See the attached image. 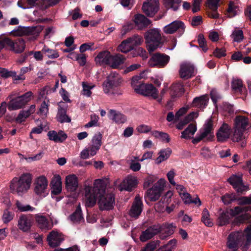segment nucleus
<instances>
[{
	"instance_id": "72a5a7b5",
	"label": "nucleus",
	"mask_w": 251,
	"mask_h": 251,
	"mask_svg": "<svg viewBox=\"0 0 251 251\" xmlns=\"http://www.w3.org/2000/svg\"><path fill=\"white\" fill-rule=\"evenodd\" d=\"M208 101V97L207 95L196 97L192 102V106L196 107L202 109L207 105Z\"/></svg>"
},
{
	"instance_id": "f03ea898",
	"label": "nucleus",
	"mask_w": 251,
	"mask_h": 251,
	"mask_svg": "<svg viewBox=\"0 0 251 251\" xmlns=\"http://www.w3.org/2000/svg\"><path fill=\"white\" fill-rule=\"evenodd\" d=\"M251 243V224L243 231H237L231 232L228 236L227 245L232 251H236L239 246L243 251H247Z\"/></svg>"
},
{
	"instance_id": "8fccbe9b",
	"label": "nucleus",
	"mask_w": 251,
	"mask_h": 251,
	"mask_svg": "<svg viewBox=\"0 0 251 251\" xmlns=\"http://www.w3.org/2000/svg\"><path fill=\"white\" fill-rule=\"evenodd\" d=\"M232 88L236 92L242 93L243 89L242 81L239 79H233L232 82Z\"/></svg>"
},
{
	"instance_id": "0eeeda50",
	"label": "nucleus",
	"mask_w": 251,
	"mask_h": 251,
	"mask_svg": "<svg viewBox=\"0 0 251 251\" xmlns=\"http://www.w3.org/2000/svg\"><path fill=\"white\" fill-rule=\"evenodd\" d=\"M145 38L150 53L154 51L161 44V36L160 30L157 28L148 30L145 33Z\"/></svg>"
},
{
	"instance_id": "864d4df0",
	"label": "nucleus",
	"mask_w": 251,
	"mask_h": 251,
	"mask_svg": "<svg viewBox=\"0 0 251 251\" xmlns=\"http://www.w3.org/2000/svg\"><path fill=\"white\" fill-rule=\"evenodd\" d=\"M114 186L120 191L126 190V177L122 179L118 178L114 182Z\"/></svg>"
},
{
	"instance_id": "680f3d73",
	"label": "nucleus",
	"mask_w": 251,
	"mask_h": 251,
	"mask_svg": "<svg viewBox=\"0 0 251 251\" xmlns=\"http://www.w3.org/2000/svg\"><path fill=\"white\" fill-rule=\"evenodd\" d=\"M136 130L140 133H147L151 130V127L145 124H141L137 126Z\"/></svg>"
},
{
	"instance_id": "774afa93",
	"label": "nucleus",
	"mask_w": 251,
	"mask_h": 251,
	"mask_svg": "<svg viewBox=\"0 0 251 251\" xmlns=\"http://www.w3.org/2000/svg\"><path fill=\"white\" fill-rule=\"evenodd\" d=\"M49 106L48 103L44 100L41 104L39 113L44 115H47L49 111Z\"/></svg>"
},
{
	"instance_id": "39448f33",
	"label": "nucleus",
	"mask_w": 251,
	"mask_h": 251,
	"mask_svg": "<svg viewBox=\"0 0 251 251\" xmlns=\"http://www.w3.org/2000/svg\"><path fill=\"white\" fill-rule=\"evenodd\" d=\"M141 76H135L133 77L131 85L136 93L146 97L156 100L158 102L161 101V99L158 97V93L156 88L151 84H141L137 85L136 83L140 79Z\"/></svg>"
},
{
	"instance_id": "f8f14e48",
	"label": "nucleus",
	"mask_w": 251,
	"mask_h": 251,
	"mask_svg": "<svg viewBox=\"0 0 251 251\" xmlns=\"http://www.w3.org/2000/svg\"><path fill=\"white\" fill-rule=\"evenodd\" d=\"M165 183L166 181L164 179H159L151 188L147 190L145 198L152 201L158 200L164 190Z\"/></svg>"
},
{
	"instance_id": "e2e57ef3",
	"label": "nucleus",
	"mask_w": 251,
	"mask_h": 251,
	"mask_svg": "<svg viewBox=\"0 0 251 251\" xmlns=\"http://www.w3.org/2000/svg\"><path fill=\"white\" fill-rule=\"evenodd\" d=\"M210 96L212 100L213 101L214 105L217 107V102L221 99V95L215 89L211 90L210 93Z\"/></svg>"
},
{
	"instance_id": "09e8293b",
	"label": "nucleus",
	"mask_w": 251,
	"mask_h": 251,
	"mask_svg": "<svg viewBox=\"0 0 251 251\" xmlns=\"http://www.w3.org/2000/svg\"><path fill=\"white\" fill-rule=\"evenodd\" d=\"M238 8L234 2L231 1L229 3L228 8L227 12V16L232 18L237 14Z\"/></svg>"
},
{
	"instance_id": "c85d7f7f",
	"label": "nucleus",
	"mask_w": 251,
	"mask_h": 251,
	"mask_svg": "<svg viewBox=\"0 0 251 251\" xmlns=\"http://www.w3.org/2000/svg\"><path fill=\"white\" fill-rule=\"evenodd\" d=\"M134 21L135 25L139 29L146 27L151 24V21L142 14H137L135 16Z\"/></svg>"
},
{
	"instance_id": "f3484780",
	"label": "nucleus",
	"mask_w": 251,
	"mask_h": 251,
	"mask_svg": "<svg viewBox=\"0 0 251 251\" xmlns=\"http://www.w3.org/2000/svg\"><path fill=\"white\" fill-rule=\"evenodd\" d=\"M242 175H233L231 176L228 181L238 193H243L248 189V187L243 182Z\"/></svg>"
},
{
	"instance_id": "052dcab7",
	"label": "nucleus",
	"mask_w": 251,
	"mask_h": 251,
	"mask_svg": "<svg viewBox=\"0 0 251 251\" xmlns=\"http://www.w3.org/2000/svg\"><path fill=\"white\" fill-rule=\"evenodd\" d=\"M16 206L18 210L21 211H33L35 208L29 205H24L21 202L19 201L16 202Z\"/></svg>"
},
{
	"instance_id": "ea45409f",
	"label": "nucleus",
	"mask_w": 251,
	"mask_h": 251,
	"mask_svg": "<svg viewBox=\"0 0 251 251\" xmlns=\"http://www.w3.org/2000/svg\"><path fill=\"white\" fill-rule=\"evenodd\" d=\"M70 218L74 223H80L84 221L80 206L77 207L75 211L70 216Z\"/></svg>"
},
{
	"instance_id": "2eb2a0df",
	"label": "nucleus",
	"mask_w": 251,
	"mask_h": 251,
	"mask_svg": "<svg viewBox=\"0 0 251 251\" xmlns=\"http://www.w3.org/2000/svg\"><path fill=\"white\" fill-rule=\"evenodd\" d=\"M48 181L44 176H41L37 178L34 183V192L41 197H45L48 195L47 188Z\"/></svg>"
},
{
	"instance_id": "a19ab883",
	"label": "nucleus",
	"mask_w": 251,
	"mask_h": 251,
	"mask_svg": "<svg viewBox=\"0 0 251 251\" xmlns=\"http://www.w3.org/2000/svg\"><path fill=\"white\" fill-rule=\"evenodd\" d=\"M171 153V151L169 149L161 150L158 153L159 156L156 158L155 162L159 164L168 158Z\"/></svg>"
},
{
	"instance_id": "e433bc0d",
	"label": "nucleus",
	"mask_w": 251,
	"mask_h": 251,
	"mask_svg": "<svg viewBox=\"0 0 251 251\" xmlns=\"http://www.w3.org/2000/svg\"><path fill=\"white\" fill-rule=\"evenodd\" d=\"M139 181L136 176L128 175L126 176V191H132L135 189L138 184Z\"/></svg>"
},
{
	"instance_id": "20e7f679",
	"label": "nucleus",
	"mask_w": 251,
	"mask_h": 251,
	"mask_svg": "<svg viewBox=\"0 0 251 251\" xmlns=\"http://www.w3.org/2000/svg\"><path fill=\"white\" fill-rule=\"evenodd\" d=\"M105 182L103 180L97 179L95 180L94 187H87L85 189V205L88 207H92L96 203L97 199H99L100 193L103 192Z\"/></svg>"
},
{
	"instance_id": "338daca9",
	"label": "nucleus",
	"mask_w": 251,
	"mask_h": 251,
	"mask_svg": "<svg viewBox=\"0 0 251 251\" xmlns=\"http://www.w3.org/2000/svg\"><path fill=\"white\" fill-rule=\"evenodd\" d=\"M198 41L200 47L202 49L203 51L206 52L207 50V48L205 45V40L203 35L200 34L199 35Z\"/></svg>"
},
{
	"instance_id": "aec40b11",
	"label": "nucleus",
	"mask_w": 251,
	"mask_h": 251,
	"mask_svg": "<svg viewBox=\"0 0 251 251\" xmlns=\"http://www.w3.org/2000/svg\"><path fill=\"white\" fill-rule=\"evenodd\" d=\"M231 133V127L228 124L223 123L216 133L217 141L224 142L226 141Z\"/></svg>"
},
{
	"instance_id": "de8ad7c7",
	"label": "nucleus",
	"mask_w": 251,
	"mask_h": 251,
	"mask_svg": "<svg viewBox=\"0 0 251 251\" xmlns=\"http://www.w3.org/2000/svg\"><path fill=\"white\" fill-rule=\"evenodd\" d=\"M36 221L40 228L43 229H47L48 227L49 221L45 216L37 215L36 216Z\"/></svg>"
},
{
	"instance_id": "cd10ccee",
	"label": "nucleus",
	"mask_w": 251,
	"mask_h": 251,
	"mask_svg": "<svg viewBox=\"0 0 251 251\" xmlns=\"http://www.w3.org/2000/svg\"><path fill=\"white\" fill-rule=\"evenodd\" d=\"M35 105L32 104L27 110H21L18 115V116L15 118V122L17 123H22L24 122L26 118L34 113L35 111Z\"/></svg>"
},
{
	"instance_id": "0e129e2a",
	"label": "nucleus",
	"mask_w": 251,
	"mask_h": 251,
	"mask_svg": "<svg viewBox=\"0 0 251 251\" xmlns=\"http://www.w3.org/2000/svg\"><path fill=\"white\" fill-rule=\"evenodd\" d=\"M129 164L130 169L133 172H138L141 169V165L140 163L133 160H130Z\"/></svg>"
},
{
	"instance_id": "5701e85b",
	"label": "nucleus",
	"mask_w": 251,
	"mask_h": 251,
	"mask_svg": "<svg viewBox=\"0 0 251 251\" xmlns=\"http://www.w3.org/2000/svg\"><path fill=\"white\" fill-rule=\"evenodd\" d=\"M161 230V227L159 225L151 226L142 232L140 236V240L142 242H146L160 232Z\"/></svg>"
},
{
	"instance_id": "6ab92c4d",
	"label": "nucleus",
	"mask_w": 251,
	"mask_h": 251,
	"mask_svg": "<svg viewBox=\"0 0 251 251\" xmlns=\"http://www.w3.org/2000/svg\"><path fill=\"white\" fill-rule=\"evenodd\" d=\"M33 219L32 216L29 215H21L18 221L19 228L24 232L29 231L32 226Z\"/></svg>"
},
{
	"instance_id": "7c9ffc66",
	"label": "nucleus",
	"mask_w": 251,
	"mask_h": 251,
	"mask_svg": "<svg viewBox=\"0 0 251 251\" xmlns=\"http://www.w3.org/2000/svg\"><path fill=\"white\" fill-rule=\"evenodd\" d=\"M184 92L183 85L181 82H176L172 85L170 88V95L172 98L178 97Z\"/></svg>"
},
{
	"instance_id": "473e14b6",
	"label": "nucleus",
	"mask_w": 251,
	"mask_h": 251,
	"mask_svg": "<svg viewBox=\"0 0 251 251\" xmlns=\"http://www.w3.org/2000/svg\"><path fill=\"white\" fill-rule=\"evenodd\" d=\"M180 197L184 203L186 204L194 203L198 206H200L201 204V202L198 196H196L193 199L191 195L188 193L187 191L182 195H181Z\"/></svg>"
},
{
	"instance_id": "c756f323",
	"label": "nucleus",
	"mask_w": 251,
	"mask_h": 251,
	"mask_svg": "<svg viewBox=\"0 0 251 251\" xmlns=\"http://www.w3.org/2000/svg\"><path fill=\"white\" fill-rule=\"evenodd\" d=\"M107 116L109 119L112 120L116 123L123 124L125 123V116L118 111L110 109L108 112Z\"/></svg>"
},
{
	"instance_id": "bb28decb",
	"label": "nucleus",
	"mask_w": 251,
	"mask_h": 251,
	"mask_svg": "<svg viewBox=\"0 0 251 251\" xmlns=\"http://www.w3.org/2000/svg\"><path fill=\"white\" fill-rule=\"evenodd\" d=\"M143 42V38L138 35L128 38L126 39V53L133 50L135 46L141 45Z\"/></svg>"
},
{
	"instance_id": "a211bd4d",
	"label": "nucleus",
	"mask_w": 251,
	"mask_h": 251,
	"mask_svg": "<svg viewBox=\"0 0 251 251\" xmlns=\"http://www.w3.org/2000/svg\"><path fill=\"white\" fill-rule=\"evenodd\" d=\"M196 74V70L193 65L188 62H184L181 64L179 75L181 78L187 79Z\"/></svg>"
},
{
	"instance_id": "79ce46f5",
	"label": "nucleus",
	"mask_w": 251,
	"mask_h": 251,
	"mask_svg": "<svg viewBox=\"0 0 251 251\" xmlns=\"http://www.w3.org/2000/svg\"><path fill=\"white\" fill-rule=\"evenodd\" d=\"M42 51L45 56L49 58L55 59L58 58L59 56L57 50L49 49L46 46L42 49Z\"/></svg>"
},
{
	"instance_id": "603ef678",
	"label": "nucleus",
	"mask_w": 251,
	"mask_h": 251,
	"mask_svg": "<svg viewBox=\"0 0 251 251\" xmlns=\"http://www.w3.org/2000/svg\"><path fill=\"white\" fill-rule=\"evenodd\" d=\"M62 190L61 188V182L60 180L58 181H57L53 184L51 187V194L52 196V197L54 195H58L59 194Z\"/></svg>"
},
{
	"instance_id": "f704fd0d",
	"label": "nucleus",
	"mask_w": 251,
	"mask_h": 251,
	"mask_svg": "<svg viewBox=\"0 0 251 251\" xmlns=\"http://www.w3.org/2000/svg\"><path fill=\"white\" fill-rule=\"evenodd\" d=\"M56 119L60 123H70L71 121V118L66 114V109L60 106L58 108Z\"/></svg>"
},
{
	"instance_id": "ddd939ff",
	"label": "nucleus",
	"mask_w": 251,
	"mask_h": 251,
	"mask_svg": "<svg viewBox=\"0 0 251 251\" xmlns=\"http://www.w3.org/2000/svg\"><path fill=\"white\" fill-rule=\"evenodd\" d=\"M32 93L28 91L24 94L12 99L8 103V109L10 111L22 108L31 99Z\"/></svg>"
},
{
	"instance_id": "49530a36",
	"label": "nucleus",
	"mask_w": 251,
	"mask_h": 251,
	"mask_svg": "<svg viewBox=\"0 0 251 251\" xmlns=\"http://www.w3.org/2000/svg\"><path fill=\"white\" fill-rule=\"evenodd\" d=\"M250 210L251 208L248 206L240 205L235 207L234 208L231 209L230 210L229 213L231 216H234L244 212H246Z\"/></svg>"
},
{
	"instance_id": "f257e3e1",
	"label": "nucleus",
	"mask_w": 251,
	"mask_h": 251,
	"mask_svg": "<svg viewBox=\"0 0 251 251\" xmlns=\"http://www.w3.org/2000/svg\"><path fill=\"white\" fill-rule=\"evenodd\" d=\"M35 28L34 27L19 26L16 30H13L11 34L19 36L14 40L9 37H4L0 39V51L4 49L16 54L21 53L25 48V39L26 36L33 35Z\"/></svg>"
},
{
	"instance_id": "bf43d9fd",
	"label": "nucleus",
	"mask_w": 251,
	"mask_h": 251,
	"mask_svg": "<svg viewBox=\"0 0 251 251\" xmlns=\"http://www.w3.org/2000/svg\"><path fill=\"white\" fill-rule=\"evenodd\" d=\"M0 74H1V77L3 78L11 77L14 78V76H16V72L9 71L4 68L1 69L0 71Z\"/></svg>"
},
{
	"instance_id": "b1692460",
	"label": "nucleus",
	"mask_w": 251,
	"mask_h": 251,
	"mask_svg": "<svg viewBox=\"0 0 251 251\" xmlns=\"http://www.w3.org/2000/svg\"><path fill=\"white\" fill-rule=\"evenodd\" d=\"M185 26L183 22L175 21L165 26L163 31L166 34H173L177 30L183 32Z\"/></svg>"
},
{
	"instance_id": "4c0bfd02",
	"label": "nucleus",
	"mask_w": 251,
	"mask_h": 251,
	"mask_svg": "<svg viewBox=\"0 0 251 251\" xmlns=\"http://www.w3.org/2000/svg\"><path fill=\"white\" fill-rule=\"evenodd\" d=\"M161 227V230L160 232H164L165 235H160V238L162 239H165L166 237L170 236L174 233V230L176 228V226L172 224H165L162 226H160Z\"/></svg>"
},
{
	"instance_id": "6e6d98bb",
	"label": "nucleus",
	"mask_w": 251,
	"mask_h": 251,
	"mask_svg": "<svg viewBox=\"0 0 251 251\" xmlns=\"http://www.w3.org/2000/svg\"><path fill=\"white\" fill-rule=\"evenodd\" d=\"M160 244L159 240L153 241L148 243L143 249L142 251H153Z\"/></svg>"
},
{
	"instance_id": "58836bf2",
	"label": "nucleus",
	"mask_w": 251,
	"mask_h": 251,
	"mask_svg": "<svg viewBox=\"0 0 251 251\" xmlns=\"http://www.w3.org/2000/svg\"><path fill=\"white\" fill-rule=\"evenodd\" d=\"M197 126L195 124H191L188 127L181 133V137L184 139H190L197 131Z\"/></svg>"
},
{
	"instance_id": "7ed1b4c3",
	"label": "nucleus",
	"mask_w": 251,
	"mask_h": 251,
	"mask_svg": "<svg viewBox=\"0 0 251 251\" xmlns=\"http://www.w3.org/2000/svg\"><path fill=\"white\" fill-rule=\"evenodd\" d=\"M32 179V176L28 173L23 174L19 178L14 177L10 185L11 192L22 196L30 188Z\"/></svg>"
},
{
	"instance_id": "2f4dec72",
	"label": "nucleus",
	"mask_w": 251,
	"mask_h": 251,
	"mask_svg": "<svg viewBox=\"0 0 251 251\" xmlns=\"http://www.w3.org/2000/svg\"><path fill=\"white\" fill-rule=\"evenodd\" d=\"M124 59L123 55L118 53L113 55L111 54L109 66L113 69H117L124 63Z\"/></svg>"
},
{
	"instance_id": "393cba45",
	"label": "nucleus",
	"mask_w": 251,
	"mask_h": 251,
	"mask_svg": "<svg viewBox=\"0 0 251 251\" xmlns=\"http://www.w3.org/2000/svg\"><path fill=\"white\" fill-rule=\"evenodd\" d=\"M78 186V178L75 175H71L66 177L65 187L68 191L75 192L77 189Z\"/></svg>"
},
{
	"instance_id": "5fc2aeb1",
	"label": "nucleus",
	"mask_w": 251,
	"mask_h": 251,
	"mask_svg": "<svg viewBox=\"0 0 251 251\" xmlns=\"http://www.w3.org/2000/svg\"><path fill=\"white\" fill-rule=\"evenodd\" d=\"M14 214L12 212L9 211L8 209L4 210L2 217L3 222L7 224L10 222L13 218Z\"/></svg>"
},
{
	"instance_id": "a18cd8bd",
	"label": "nucleus",
	"mask_w": 251,
	"mask_h": 251,
	"mask_svg": "<svg viewBox=\"0 0 251 251\" xmlns=\"http://www.w3.org/2000/svg\"><path fill=\"white\" fill-rule=\"evenodd\" d=\"M201 221L207 226H212L213 222L210 217V214L207 209H203L202 213Z\"/></svg>"
},
{
	"instance_id": "3c124183",
	"label": "nucleus",
	"mask_w": 251,
	"mask_h": 251,
	"mask_svg": "<svg viewBox=\"0 0 251 251\" xmlns=\"http://www.w3.org/2000/svg\"><path fill=\"white\" fill-rule=\"evenodd\" d=\"M102 135L100 132L95 134L92 140V145L97 147V149H100L102 144Z\"/></svg>"
},
{
	"instance_id": "a878e982",
	"label": "nucleus",
	"mask_w": 251,
	"mask_h": 251,
	"mask_svg": "<svg viewBox=\"0 0 251 251\" xmlns=\"http://www.w3.org/2000/svg\"><path fill=\"white\" fill-rule=\"evenodd\" d=\"M111 53L109 51H100L95 57V60L97 64L100 66H109Z\"/></svg>"
},
{
	"instance_id": "69168bd1",
	"label": "nucleus",
	"mask_w": 251,
	"mask_h": 251,
	"mask_svg": "<svg viewBox=\"0 0 251 251\" xmlns=\"http://www.w3.org/2000/svg\"><path fill=\"white\" fill-rule=\"evenodd\" d=\"M33 53V51H30L27 52H25V53L21 54L18 58L17 60V62L20 64H23L25 62L27 58V57L32 55Z\"/></svg>"
},
{
	"instance_id": "c03bdc74",
	"label": "nucleus",
	"mask_w": 251,
	"mask_h": 251,
	"mask_svg": "<svg viewBox=\"0 0 251 251\" xmlns=\"http://www.w3.org/2000/svg\"><path fill=\"white\" fill-rule=\"evenodd\" d=\"M164 4L167 9H172L176 11L179 7V0H163Z\"/></svg>"
},
{
	"instance_id": "c9c22d12",
	"label": "nucleus",
	"mask_w": 251,
	"mask_h": 251,
	"mask_svg": "<svg viewBox=\"0 0 251 251\" xmlns=\"http://www.w3.org/2000/svg\"><path fill=\"white\" fill-rule=\"evenodd\" d=\"M231 218V215L228 211H220L217 219V224L223 226L228 224Z\"/></svg>"
},
{
	"instance_id": "6e6552de",
	"label": "nucleus",
	"mask_w": 251,
	"mask_h": 251,
	"mask_svg": "<svg viewBox=\"0 0 251 251\" xmlns=\"http://www.w3.org/2000/svg\"><path fill=\"white\" fill-rule=\"evenodd\" d=\"M104 192L100 193L99 195V204L101 210H110L113 208L115 203L114 194L112 192L106 191V185Z\"/></svg>"
},
{
	"instance_id": "4be33fe9",
	"label": "nucleus",
	"mask_w": 251,
	"mask_h": 251,
	"mask_svg": "<svg viewBox=\"0 0 251 251\" xmlns=\"http://www.w3.org/2000/svg\"><path fill=\"white\" fill-rule=\"evenodd\" d=\"M47 240L48 244L51 248L59 246L64 240L63 235L57 231H52L48 235Z\"/></svg>"
},
{
	"instance_id": "9b49d317",
	"label": "nucleus",
	"mask_w": 251,
	"mask_h": 251,
	"mask_svg": "<svg viewBox=\"0 0 251 251\" xmlns=\"http://www.w3.org/2000/svg\"><path fill=\"white\" fill-rule=\"evenodd\" d=\"M189 108L190 107L187 105L180 108L176 112V118L178 121L176 127L178 129H182L185 125L198 117L199 114L198 112H192L186 116L182 120H180L181 117L187 112Z\"/></svg>"
},
{
	"instance_id": "1a4fd4ad",
	"label": "nucleus",
	"mask_w": 251,
	"mask_h": 251,
	"mask_svg": "<svg viewBox=\"0 0 251 251\" xmlns=\"http://www.w3.org/2000/svg\"><path fill=\"white\" fill-rule=\"evenodd\" d=\"M213 124L211 118L207 119L203 128L200 131L197 136L193 140V143L196 144L201 140L210 141L214 137L213 133Z\"/></svg>"
},
{
	"instance_id": "13d9d810",
	"label": "nucleus",
	"mask_w": 251,
	"mask_h": 251,
	"mask_svg": "<svg viewBox=\"0 0 251 251\" xmlns=\"http://www.w3.org/2000/svg\"><path fill=\"white\" fill-rule=\"evenodd\" d=\"M157 179V177L153 175H149L145 179L144 183V188H147L151 184L153 183Z\"/></svg>"
},
{
	"instance_id": "9d476101",
	"label": "nucleus",
	"mask_w": 251,
	"mask_h": 251,
	"mask_svg": "<svg viewBox=\"0 0 251 251\" xmlns=\"http://www.w3.org/2000/svg\"><path fill=\"white\" fill-rule=\"evenodd\" d=\"M122 82L120 76L116 72H111L102 83L103 91L106 94L113 93L115 88Z\"/></svg>"
},
{
	"instance_id": "4468645a",
	"label": "nucleus",
	"mask_w": 251,
	"mask_h": 251,
	"mask_svg": "<svg viewBox=\"0 0 251 251\" xmlns=\"http://www.w3.org/2000/svg\"><path fill=\"white\" fill-rule=\"evenodd\" d=\"M170 59V56L168 55L155 53L150 58L149 63L151 67H163L168 63Z\"/></svg>"
},
{
	"instance_id": "37998d69",
	"label": "nucleus",
	"mask_w": 251,
	"mask_h": 251,
	"mask_svg": "<svg viewBox=\"0 0 251 251\" xmlns=\"http://www.w3.org/2000/svg\"><path fill=\"white\" fill-rule=\"evenodd\" d=\"M231 37L234 41L240 42L244 39L243 32L240 28L236 27L232 31Z\"/></svg>"
},
{
	"instance_id": "423d86ee",
	"label": "nucleus",
	"mask_w": 251,
	"mask_h": 251,
	"mask_svg": "<svg viewBox=\"0 0 251 251\" xmlns=\"http://www.w3.org/2000/svg\"><path fill=\"white\" fill-rule=\"evenodd\" d=\"M249 119L244 116H237L234 121L233 134L232 140L233 142H239L242 141L245 137L244 133L249 126Z\"/></svg>"
},
{
	"instance_id": "412c9836",
	"label": "nucleus",
	"mask_w": 251,
	"mask_h": 251,
	"mask_svg": "<svg viewBox=\"0 0 251 251\" xmlns=\"http://www.w3.org/2000/svg\"><path fill=\"white\" fill-rule=\"evenodd\" d=\"M143 206L141 197L139 195L136 196L129 211V215L132 218L138 217L142 211Z\"/></svg>"
},
{
	"instance_id": "dca6fc26",
	"label": "nucleus",
	"mask_w": 251,
	"mask_h": 251,
	"mask_svg": "<svg viewBox=\"0 0 251 251\" xmlns=\"http://www.w3.org/2000/svg\"><path fill=\"white\" fill-rule=\"evenodd\" d=\"M158 8V0H145L142 6V10L144 13L151 17L157 13Z\"/></svg>"
},
{
	"instance_id": "4d7b16f0",
	"label": "nucleus",
	"mask_w": 251,
	"mask_h": 251,
	"mask_svg": "<svg viewBox=\"0 0 251 251\" xmlns=\"http://www.w3.org/2000/svg\"><path fill=\"white\" fill-rule=\"evenodd\" d=\"M236 199L235 195L233 194H226L222 198V200L225 204H228Z\"/></svg>"
}]
</instances>
